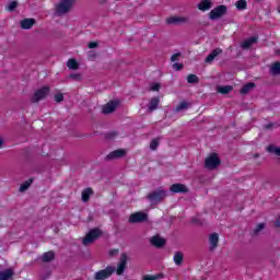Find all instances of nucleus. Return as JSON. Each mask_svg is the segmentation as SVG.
<instances>
[{"mask_svg":"<svg viewBox=\"0 0 280 280\" xmlns=\"http://www.w3.org/2000/svg\"><path fill=\"white\" fill-rule=\"evenodd\" d=\"M91 196H93L92 188H85L81 194V198H82L83 202H89V200H91Z\"/></svg>","mask_w":280,"mask_h":280,"instance_id":"24","label":"nucleus"},{"mask_svg":"<svg viewBox=\"0 0 280 280\" xmlns=\"http://www.w3.org/2000/svg\"><path fill=\"white\" fill-rule=\"evenodd\" d=\"M54 259H56V254L52 250L46 252L42 256L44 264H49V261H54Z\"/></svg>","mask_w":280,"mask_h":280,"instance_id":"19","label":"nucleus"},{"mask_svg":"<svg viewBox=\"0 0 280 280\" xmlns=\"http://www.w3.org/2000/svg\"><path fill=\"white\" fill-rule=\"evenodd\" d=\"M184 258L185 256L183 255V252H176L173 257L175 266H183Z\"/></svg>","mask_w":280,"mask_h":280,"instance_id":"25","label":"nucleus"},{"mask_svg":"<svg viewBox=\"0 0 280 280\" xmlns=\"http://www.w3.org/2000/svg\"><path fill=\"white\" fill-rule=\"evenodd\" d=\"M188 84H198L200 82V79L196 74H189L187 77Z\"/></svg>","mask_w":280,"mask_h":280,"instance_id":"31","label":"nucleus"},{"mask_svg":"<svg viewBox=\"0 0 280 280\" xmlns=\"http://www.w3.org/2000/svg\"><path fill=\"white\" fill-rule=\"evenodd\" d=\"M267 152L276 154V156H280V147H275V144H270L267 147Z\"/></svg>","mask_w":280,"mask_h":280,"instance_id":"30","label":"nucleus"},{"mask_svg":"<svg viewBox=\"0 0 280 280\" xmlns=\"http://www.w3.org/2000/svg\"><path fill=\"white\" fill-rule=\"evenodd\" d=\"M173 69H175V71H180V69H183V63H174Z\"/></svg>","mask_w":280,"mask_h":280,"instance_id":"44","label":"nucleus"},{"mask_svg":"<svg viewBox=\"0 0 280 280\" xmlns=\"http://www.w3.org/2000/svg\"><path fill=\"white\" fill-rule=\"evenodd\" d=\"M170 191H172V194H189V188H187L185 184L176 183L171 185Z\"/></svg>","mask_w":280,"mask_h":280,"instance_id":"10","label":"nucleus"},{"mask_svg":"<svg viewBox=\"0 0 280 280\" xmlns=\"http://www.w3.org/2000/svg\"><path fill=\"white\" fill-rule=\"evenodd\" d=\"M188 19L185 16H170L166 19L167 25H183L187 23Z\"/></svg>","mask_w":280,"mask_h":280,"instance_id":"11","label":"nucleus"},{"mask_svg":"<svg viewBox=\"0 0 280 280\" xmlns=\"http://www.w3.org/2000/svg\"><path fill=\"white\" fill-rule=\"evenodd\" d=\"M266 229L265 223H259L252 232V235H257L258 233H261Z\"/></svg>","mask_w":280,"mask_h":280,"instance_id":"32","label":"nucleus"},{"mask_svg":"<svg viewBox=\"0 0 280 280\" xmlns=\"http://www.w3.org/2000/svg\"><path fill=\"white\" fill-rule=\"evenodd\" d=\"M97 45L98 44L96 42H90L88 47H89V49H95L97 47Z\"/></svg>","mask_w":280,"mask_h":280,"instance_id":"43","label":"nucleus"},{"mask_svg":"<svg viewBox=\"0 0 280 280\" xmlns=\"http://www.w3.org/2000/svg\"><path fill=\"white\" fill-rule=\"evenodd\" d=\"M191 223H192V224H202V222H201L200 219H198V218H194V219L191 220Z\"/></svg>","mask_w":280,"mask_h":280,"instance_id":"46","label":"nucleus"},{"mask_svg":"<svg viewBox=\"0 0 280 280\" xmlns=\"http://www.w3.org/2000/svg\"><path fill=\"white\" fill-rule=\"evenodd\" d=\"M236 8L238 10H246V8H248V2H246V0H238L236 2Z\"/></svg>","mask_w":280,"mask_h":280,"instance_id":"33","label":"nucleus"},{"mask_svg":"<svg viewBox=\"0 0 280 280\" xmlns=\"http://www.w3.org/2000/svg\"><path fill=\"white\" fill-rule=\"evenodd\" d=\"M269 71L272 75H280V61L273 62Z\"/></svg>","mask_w":280,"mask_h":280,"instance_id":"26","label":"nucleus"},{"mask_svg":"<svg viewBox=\"0 0 280 280\" xmlns=\"http://www.w3.org/2000/svg\"><path fill=\"white\" fill-rule=\"evenodd\" d=\"M148 220V214L144 212H135L130 214L129 222L130 224H139Z\"/></svg>","mask_w":280,"mask_h":280,"instance_id":"9","label":"nucleus"},{"mask_svg":"<svg viewBox=\"0 0 280 280\" xmlns=\"http://www.w3.org/2000/svg\"><path fill=\"white\" fill-rule=\"evenodd\" d=\"M253 89H255V83L249 82L242 86L240 93H241V95H248V93H250V91H253Z\"/></svg>","mask_w":280,"mask_h":280,"instance_id":"21","label":"nucleus"},{"mask_svg":"<svg viewBox=\"0 0 280 280\" xmlns=\"http://www.w3.org/2000/svg\"><path fill=\"white\" fill-rule=\"evenodd\" d=\"M75 5V0H61L60 3L56 5V14L62 16L71 11Z\"/></svg>","mask_w":280,"mask_h":280,"instance_id":"2","label":"nucleus"},{"mask_svg":"<svg viewBox=\"0 0 280 280\" xmlns=\"http://www.w3.org/2000/svg\"><path fill=\"white\" fill-rule=\"evenodd\" d=\"M35 24V19H24L20 22V26L22 30H32V27H34Z\"/></svg>","mask_w":280,"mask_h":280,"instance_id":"15","label":"nucleus"},{"mask_svg":"<svg viewBox=\"0 0 280 280\" xmlns=\"http://www.w3.org/2000/svg\"><path fill=\"white\" fill-rule=\"evenodd\" d=\"M117 108V102L110 101L103 107L104 115H110V113H115V109Z\"/></svg>","mask_w":280,"mask_h":280,"instance_id":"17","label":"nucleus"},{"mask_svg":"<svg viewBox=\"0 0 280 280\" xmlns=\"http://www.w3.org/2000/svg\"><path fill=\"white\" fill-rule=\"evenodd\" d=\"M65 101V95L62 94H56L55 95V102H57V104H60V102Z\"/></svg>","mask_w":280,"mask_h":280,"instance_id":"40","label":"nucleus"},{"mask_svg":"<svg viewBox=\"0 0 280 280\" xmlns=\"http://www.w3.org/2000/svg\"><path fill=\"white\" fill-rule=\"evenodd\" d=\"M161 89V84L154 83L151 85V91H159Z\"/></svg>","mask_w":280,"mask_h":280,"instance_id":"45","label":"nucleus"},{"mask_svg":"<svg viewBox=\"0 0 280 280\" xmlns=\"http://www.w3.org/2000/svg\"><path fill=\"white\" fill-rule=\"evenodd\" d=\"M217 91L218 93H221V95H229V93L233 91V86L231 85L219 86Z\"/></svg>","mask_w":280,"mask_h":280,"instance_id":"27","label":"nucleus"},{"mask_svg":"<svg viewBox=\"0 0 280 280\" xmlns=\"http://www.w3.org/2000/svg\"><path fill=\"white\" fill-rule=\"evenodd\" d=\"M3 143H4L3 137L0 136V148H3Z\"/></svg>","mask_w":280,"mask_h":280,"instance_id":"48","label":"nucleus"},{"mask_svg":"<svg viewBox=\"0 0 280 280\" xmlns=\"http://www.w3.org/2000/svg\"><path fill=\"white\" fill-rule=\"evenodd\" d=\"M159 104H161V100L159 97H152L147 105V113H154L159 108Z\"/></svg>","mask_w":280,"mask_h":280,"instance_id":"13","label":"nucleus"},{"mask_svg":"<svg viewBox=\"0 0 280 280\" xmlns=\"http://www.w3.org/2000/svg\"><path fill=\"white\" fill-rule=\"evenodd\" d=\"M265 130H272L273 128H279V124L277 122H269L264 126Z\"/></svg>","mask_w":280,"mask_h":280,"instance_id":"38","label":"nucleus"},{"mask_svg":"<svg viewBox=\"0 0 280 280\" xmlns=\"http://www.w3.org/2000/svg\"><path fill=\"white\" fill-rule=\"evenodd\" d=\"M14 277V270L12 269H5L0 272V280H10Z\"/></svg>","mask_w":280,"mask_h":280,"instance_id":"23","label":"nucleus"},{"mask_svg":"<svg viewBox=\"0 0 280 280\" xmlns=\"http://www.w3.org/2000/svg\"><path fill=\"white\" fill-rule=\"evenodd\" d=\"M222 161H220V156H218V153H212L208 159L205 161V167L207 170H217L220 167V164Z\"/></svg>","mask_w":280,"mask_h":280,"instance_id":"3","label":"nucleus"},{"mask_svg":"<svg viewBox=\"0 0 280 280\" xmlns=\"http://www.w3.org/2000/svg\"><path fill=\"white\" fill-rule=\"evenodd\" d=\"M165 198H167V190L163 188H158L147 196V199L151 202V205H161Z\"/></svg>","mask_w":280,"mask_h":280,"instance_id":"1","label":"nucleus"},{"mask_svg":"<svg viewBox=\"0 0 280 280\" xmlns=\"http://www.w3.org/2000/svg\"><path fill=\"white\" fill-rule=\"evenodd\" d=\"M211 0H202L198 5V10H201V12H207V10H211Z\"/></svg>","mask_w":280,"mask_h":280,"instance_id":"20","label":"nucleus"},{"mask_svg":"<svg viewBox=\"0 0 280 280\" xmlns=\"http://www.w3.org/2000/svg\"><path fill=\"white\" fill-rule=\"evenodd\" d=\"M150 242L155 248H163L165 246V238L160 237L159 235L151 237Z\"/></svg>","mask_w":280,"mask_h":280,"instance_id":"14","label":"nucleus"},{"mask_svg":"<svg viewBox=\"0 0 280 280\" xmlns=\"http://www.w3.org/2000/svg\"><path fill=\"white\" fill-rule=\"evenodd\" d=\"M69 78H70L71 80H75L77 82H80V80H82V74H80V73H71V74L69 75Z\"/></svg>","mask_w":280,"mask_h":280,"instance_id":"39","label":"nucleus"},{"mask_svg":"<svg viewBox=\"0 0 280 280\" xmlns=\"http://www.w3.org/2000/svg\"><path fill=\"white\" fill-rule=\"evenodd\" d=\"M117 253H119L118 249H112V250L109 252V255L113 257V256L117 255Z\"/></svg>","mask_w":280,"mask_h":280,"instance_id":"47","label":"nucleus"},{"mask_svg":"<svg viewBox=\"0 0 280 280\" xmlns=\"http://www.w3.org/2000/svg\"><path fill=\"white\" fill-rule=\"evenodd\" d=\"M117 137V131H112L106 135V139H115Z\"/></svg>","mask_w":280,"mask_h":280,"instance_id":"42","label":"nucleus"},{"mask_svg":"<svg viewBox=\"0 0 280 280\" xmlns=\"http://www.w3.org/2000/svg\"><path fill=\"white\" fill-rule=\"evenodd\" d=\"M209 242H210V250L218 248V244L220 242V236L218 235V233L210 234Z\"/></svg>","mask_w":280,"mask_h":280,"instance_id":"18","label":"nucleus"},{"mask_svg":"<svg viewBox=\"0 0 280 280\" xmlns=\"http://www.w3.org/2000/svg\"><path fill=\"white\" fill-rule=\"evenodd\" d=\"M187 108H189V103H187V102H182V103L175 108V110H176V113H180V110H185V109H187Z\"/></svg>","mask_w":280,"mask_h":280,"instance_id":"35","label":"nucleus"},{"mask_svg":"<svg viewBox=\"0 0 280 280\" xmlns=\"http://www.w3.org/2000/svg\"><path fill=\"white\" fill-rule=\"evenodd\" d=\"M32 183H34V178H30L26 182H24L21 186H20V191H27V189H30Z\"/></svg>","mask_w":280,"mask_h":280,"instance_id":"29","label":"nucleus"},{"mask_svg":"<svg viewBox=\"0 0 280 280\" xmlns=\"http://www.w3.org/2000/svg\"><path fill=\"white\" fill-rule=\"evenodd\" d=\"M226 12H228L226 5L221 4L210 11L209 19L211 21H218V19H222V16H224V14H226Z\"/></svg>","mask_w":280,"mask_h":280,"instance_id":"5","label":"nucleus"},{"mask_svg":"<svg viewBox=\"0 0 280 280\" xmlns=\"http://www.w3.org/2000/svg\"><path fill=\"white\" fill-rule=\"evenodd\" d=\"M101 236H102V231H100V229L95 228L91 230L83 238V242H82L83 246H89V244H93V241L97 240Z\"/></svg>","mask_w":280,"mask_h":280,"instance_id":"7","label":"nucleus"},{"mask_svg":"<svg viewBox=\"0 0 280 280\" xmlns=\"http://www.w3.org/2000/svg\"><path fill=\"white\" fill-rule=\"evenodd\" d=\"M102 1V3H104V1H106V0H101Z\"/></svg>","mask_w":280,"mask_h":280,"instance_id":"49","label":"nucleus"},{"mask_svg":"<svg viewBox=\"0 0 280 280\" xmlns=\"http://www.w3.org/2000/svg\"><path fill=\"white\" fill-rule=\"evenodd\" d=\"M127 266H128V255L121 254L117 269H115L116 275L121 277V275H124V272L126 271Z\"/></svg>","mask_w":280,"mask_h":280,"instance_id":"8","label":"nucleus"},{"mask_svg":"<svg viewBox=\"0 0 280 280\" xmlns=\"http://www.w3.org/2000/svg\"><path fill=\"white\" fill-rule=\"evenodd\" d=\"M178 58H180V52H176L171 57L172 62H178Z\"/></svg>","mask_w":280,"mask_h":280,"instance_id":"41","label":"nucleus"},{"mask_svg":"<svg viewBox=\"0 0 280 280\" xmlns=\"http://www.w3.org/2000/svg\"><path fill=\"white\" fill-rule=\"evenodd\" d=\"M220 54H222V49L215 48L214 50L211 51V54H209L206 57L205 62H207V65H211V62H213V60H215V58H218V56H220Z\"/></svg>","mask_w":280,"mask_h":280,"instance_id":"16","label":"nucleus"},{"mask_svg":"<svg viewBox=\"0 0 280 280\" xmlns=\"http://www.w3.org/2000/svg\"><path fill=\"white\" fill-rule=\"evenodd\" d=\"M126 155L125 149H118L112 151L109 154L106 155L105 161H115V159H122Z\"/></svg>","mask_w":280,"mask_h":280,"instance_id":"12","label":"nucleus"},{"mask_svg":"<svg viewBox=\"0 0 280 280\" xmlns=\"http://www.w3.org/2000/svg\"><path fill=\"white\" fill-rule=\"evenodd\" d=\"M159 145H160V139L155 138L150 143V150H152L154 152L158 150Z\"/></svg>","mask_w":280,"mask_h":280,"instance_id":"34","label":"nucleus"},{"mask_svg":"<svg viewBox=\"0 0 280 280\" xmlns=\"http://www.w3.org/2000/svg\"><path fill=\"white\" fill-rule=\"evenodd\" d=\"M255 43H257V37H249L248 39L242 43L241 47L242 49H250V47H253Z\"/></svg>","mask_w":280,"mask_h":280,"instance_id":"22","label":"nucleus"},{"mask_svg":"<svg viewBox=\"0 0 280 280\" xmlns=\"http://www.w3.org/2000/svg\"><path fill=\"white\" fill-rule=\"evenodd\" d=\"M16 8H19V2L12 1L9 3L7 10H9V12H14V10H16Z\"/></svg>","mask_w":280,"mask_h":280,"instance_id":"37","label":"nucleus"},{"mask_svg":"<svg viewBox=\"0 0 280 280\" xmlns=\"http://www.w3.org/2000/svg\"><path fill=\"white\" fill-rule=\"evenodd\" d=\"M68 69H72L73 71L80 69V65L75 59H69L67 62Z\"/></svg>","mask_w":280,"mask_h":280,"instance_id":"28","label":"nucleus"},{"mask_svg":"<svg viewBox=\"0 0 280 280\" xmlns=\"http://www.w3.org/2000/svg\"><path fill=\"white\" fill-rule=\"evenodd\" d=\"M158 279H163V273H158L155 276H144L143 280H158Z\"/></svg>","mask_w":280,"mask_h":280,"instance_id":"36","label":"nucleus"},{"mask_svg":"<svg viewBox=\"0 0 280 280\" xmlns=\"http://www.w3.org/2000/svg\"><path fill=\"white\" fill-rule=\"evenodd\" d=\"M49 86H44L39 90H37L34 95L31 97V102L32 104H38V102H40L42 100H45V97H47V95H49Z\"/></svg>","mask_w":280,"mask_h":280,"instance_id":"6","label":"nucleus"},{"mask_svg":"<svg viewBox=\"0 0 280 280\" xmlns=\"http://www.w3.org/2000/svg\"><path fill=\"white\" fill-rule=\"evenodd\" d=\"M115 272V267L107 266L105 269H102L100 271H96L94 273V280H106L110 279L113 277V273Z\"/></svg>","mask_w":280,"mask_h":280,"instance_id":"4","label":"nucleus"}]
</instances>
